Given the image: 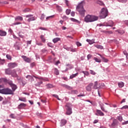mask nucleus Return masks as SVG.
Listing matches in <instances>:
<instances>
[{
    "label": "nucleus",
    "instance_id": "obj_1",
    "mask_svg": "<svg viewBox=\"0 0 128 128\" xmlns=\"http://www.w3.org/2000/svg\"><path fill=\"white\" fill-rule=\"evenodd\" d=\"M98 20V16L90 14L86 16L84 18V20L86 22H92Z\"/></svg>",
    "mask_w": 128,
    "mask_h": 128
},
{
    "label": "nucleus",
    "instance_id": "obj_2",
    "mask_svg": "<svg viewBox=\"0 0 128 128\" xmlns=\"http://www.w3.org/2000/svg\"><path fill=\"white\" fill-rule=\"evenodd\" d=\"M85 4L86 3H84V2H82L78 4L76 8V10H78V12L82 16H84V12H86V10H84V6Z\"/></svg>",
    "mask_w": 128,
    "mask_h": 128
},
{
    "label": "nucleus",
    "instance_id": "obj_3",
    "mask_svg": "<svg viewBox=\"0 0 128 128\" xmlns=\"http://www.w3.org/2000/svg\"><path fill=\"white\" fill-rule=\"evenodd\" d=\"M22 74V70L20 69H17L16 70H14L11 72L12 76L13 78H17L18 80H20V77L18 76Z\"/></svg>",
    "mask_w": 128,
    "mask_h": 128
},
{
    "label": "nucleus",
    "instance_id": "obj_4",
    "mask_svg": "<svg viewBox=\"0 0 128 128\" xmlns=\"http://www.w3.org/2000/svg\"><path fill=\"white\" fill-rule=\"evenodd\" d=\"M108 14L106 8H102L100 14V18H106Z\"/></svg>",
    "mask_w": 128,
    "mask_h": 128
},
{
    "label": "nucleus",
    "instance_id": "obj_5",
    "mask_svg": "<svg viewBox=\"0 0 128 128\" xmlns=\"http://www.w3.org/2000/svg\"><path fill=\"white\" fill-rule=\"evenodd\" d=\"M66 110V114H67V116H70V114H72V104L70 103H66V105L65 106Z\"/></svg>",
    "mask_w": 128,
    "mask_h": 128
},
{
    "label": "nucleus",
    "instance_id": "obj_6",
    "mask_svg": "<svg viewBox=\"0 0 128 128\" xmlns=\"http://www.w3.org/2000/svg\"><path fill=\"white\" fill-rule=\"evenodd\" d=\"M1 94H13L14 91L8 88H3V90L1 91Z\"/></svg>",
    "mask_w": 128,
    "mask_h": 128
},
{
    "label": "nucleus",
    "instance_id": "obj_7",
    "mask_svg": "<svg viewBox=\"0 0 128 128\" xmlns=\"http://www.w3.org/2000/svg\"><path fill=\"white\" fill-rule=\"evenodd\" d=\"M25 17L26 18H28L27 20V22H30L36 20V18H34V15H32V14L26 15V16H25Z\"/></svg>",
    "mask_w": 128,
    "mask_h": 128
},
{
    "label": "nucleus",
    "instance_id": "obj_8",
    "mask_svg": "<svg viewBox=\"0 0 128 128\" xmlns=\"http://www.w3.org/2000/svg\"><path fill=\"white\" fill-rule=\"evenodd\" d=\"M8 68H14L18 66V64L16 62H10L8 64Z\"/></svg>",
    "mask_w": 128,
    "mask_h": 128
},
{
    "label": "nucleus",
    "instance_id": "obj_9",
    "mask_svg": "<svg viewBox=\"0 0 128 128\" xmlns=\"http://www.w3.org/2000/svg\"><path fill=\"white\" fill-rule=\"evenodd\" d=\"M93 86H94V84L92 83L89 84L87 86H86V90H87V92H92V90Z\"/></svg>",
    "mask_w": 128,
    "mask_h": 128
},
{
    "label": "nucleus",
    "instance_id": "obj_10",
    "mask_svg": "<svg viewBox=\"0 0 128 128\" xmlns=\"http://www.w3.org/2000/svg\"><path fill=\"white\" fill-rule=\"evenodd\" d=\"M96 112V116H104V114L100 110H97Z\"/></svg>",
    "mask_w": 128,
    "mask_h": 128
},
{
    "label": "nucleus",
    "instance_id": "obj_11",
    "mask_svg": "<svg viewBox=\"0 0 128 128\" xmlns=\"http://www.w3.org/2000/svg\"><path fill=\"white\" fill-rule=\"evenodd\" d=\"M26 104L24 103H22L18 106V108L19 110H22V108H26Z\"/></svg>",
    "mask_w": 128,
    "mask_h": 128
},
{
    "label": "nucleus",
    "instance_id": "obj_12",
    "mask_svg": "<svg viewBox=\"0 0 128 128\" xmlns=\"http://www.w3.org/2000/svg\"><path fill=\"white\" fill-rule=\"evenodd\" d=\"M22 57L23 58L24 62H30V58L24 56H22Z\"/></svg>",
    "mask_w": 128,
    "mask_h": 128
},
{
    "label": "nucleus",
    "instance_id": "obj_13",
    "mask_svg": "<svg viewBox=\"0 0 128 128\" xmlns=\"http://www.w3.org/2000/svg\"><path fill=\"white\" fill-rule=\"evenodd\" d=\"M10 84L13 92H14V90H16L18 88V86H16V85L12 83H10Z\"/></svg>",
    "mask_w": 128,
    "mask_h": 128
},
{
    "label": "nucleus",
    "instance_id": "obj_14",
    "mask_svg": "<svg viewBox=\"0 0 128 128\" xmlns=\"http://www.w3.org/2000/svg\"><path fill=\"white\" fill-rule=\"evenodd\" d=\"M106 26H115L114 23V22L112 20L109 21L108 24L106 23Z\"/></svg>",
    "mask_w": 128,
    "mask_h": 128
},
{
    "label": "nucleus",
    "instance_id": "obj_15",
    "mask_svg": "<svg viewBox=\"0 0 128 128\" xmlns=\"http://www.w3.org/2000/svg\"><path fill=\"white\" fill-rule=\"evenodd\" d=\"M66 124V120L62 119L60 122V126H64Z\"/></svg>",
    "mask_w": 128,
    "mask_h": 128
},
{
    "label": "nucleus",
    "instance_id": "obj_16",
    "mask_svg": "<svg viewBox=\"0 0 128 128\" xmlns=\"http://www.w3.org/2000/svg\"><path fill=\"white\" fill-rule=\"evenodd\" d=\"M0 36H6V32L2 30H0Z\"/></svg>",
    "mask_w": 128,
    "mask_h": 128
},
{
    "label": "nucleus",
    "instance_id": "obj_17",
    "mask_svg": "<svg viewBox=\"0 0 128 128\" xmlns=\"http://www.w3.org/2000/svg\"><path fill=\"white\" fill-rule=\"evenodd\" d=\"M12 70H10V68H8L5 70L6 74H12Z\"/></svg>",
    "mask_w": 128,
    "mask_h": 128
},
{
    "label": "nucleus",
    "instance_id": "obj_18",
    "mask_svg": "<svg viewBox=\"0 0 128 128\" xmlns=\"http://www.w3.org/2000/svg\"><path fill=\"white\" fill-rule=\"evenodd\" d=\"M60 38H56L52 40V42H54V44H56V42H60Z\"/></svg>",
    "mask_w": 128,
    "mask_h": 128
},
{
    "label": "nucleus",
    "instance_id": "obj_19",
    "mask_svg": "<svg viewBox=\"0 0 128 128\" xmlns=\"http://www.w3.org/2000/svg\"><path fill=\"white\" fill-rule=\"evenodd\" d=\"M15 20H20L22 22V21L24 20V18H22V17L20 16H17L15 18Z\"/></svg>",
    "mask_w": 128,
    "mask_h": 128
},
{
    "label": "nucleus",
    "instance_id": "obj_20",
    "mask_svg": "<svg viewBox=\"0 0 128 128\" xmlns=\"http://www.w3.org/2000/svg\"><path fill=\"white\" fill-rule=\"evenodd\" d=\"M35 78H38V80H42L43 82H48V79H44L42 78H38V76H34Z\"/></svg>",
    "mask_w": 128,
    "mask_h": 128
},
{
    "label": "nucleus",
    "instance_id": "obj_21",
    "mask_svg": "<svg viewBox=\"0 0 128 128\" xmlns=\"http://www.w3.org/2000/svg\"><path fill=\"white\" fill-rule=\"evenodd\" d=\"M86 42L89 43L90 44H94V40H90V39H87Z\"/></svg>",
    "mask_w": 128,
    "mask_h": 128
},
{
    "label": "nucleus",
    "instance_id": "obj_22",
    "mask_svg": "<svg viewBox=\"0 0 128 128\" xmlns=\"http://www.w3.org/2000/svg\"><path fill=\"white\" fill-rule=\"evenodd\" d=\"M118 86L119 88H124V82H119L118 83Z\"/></svg>",
    "mask_w": 128,
    "mask_h": 128
},
{
    "label": "nucleus",
    "instance_id": "obj_23",
    "mask_svg": "<svg viewBox=\"0 0 128 128\" xmlns=\"http://www.w3.org/2000/svg\"><path fill=\"white\" fill-rule=\"evenodd\" d=\"M64 88H67V90H72V87L69 86L68 85L64 84Z\"/></svg>",
    "mask_w": 128,
    "mask_h": 128
},
{
    "label": "nucleus",
    "instance_id": "obj_24",
    "mask_svg": "<svg viewBox=\"0 0 128 128\" xmlns=\"http://www.w3.org/2000/svg\"><path fill=\"white\" fill-rule=\"evenodd\" d=\"M98 56H100L102 58L104 62H108V60L106 58L104 57H103L102 56V55L98 54Z\"/></svg>",
    "mask_w": 128,
    "mask_h": 128
},
{
    "label": "nucleus",
    "instance_id": "obj_25",
    "mask_svg": "<svg viewBox=\"0 0 128 128\" xmlns=\"http://www.w3.org/2000/svg\"><path fill=\"white\" fill-rule=\"evenodd\" d=\"M38 80L40 82H38L37 84H36V86H40V84H42V80H41V79H38Z\"/></svg>",
    "mask_w": 128,
    "mask_h": 128
},
{
    "label": "nucleus",
    "instance_id": "obj_26",
    "mask_svg": "<svg viewBox=\"0 0 128 128\" xmlns=\"http://www.w3.org/2000/svg\"><path fill=\"white\" fill-rule=\"evenodd\" d=\"M104 104L102 105L100 104V108L102 110V112H108V111L106 110V109H104Z\"/></svg>",
    "mask_w": 128,
    "mask_h": 128
},
{
    "label": "nucleus",
    "instance_id": "obj_27",
    "mask_svg": "<svg viewBox=\"0 0 128 128\" xmlns=\"http://www.w3.org/2000/svg\"><path fill=\"white\" fill-rule=\"evenodd\" d=\"M95 48H99L100 50H102L104 48V46H102V45H94Z\"/></svg>",
    "mask_w": 128,
    "mask_h": 128
},
{
    "label": "nucleus",
    "instance_id": "obj_28",
    "mask_svg": "<svg viewBox=\"0 0 128 128\" xmlns=\"http://www.w3.org/2000/svg\"><path fill=\"white\" fill-rule=\"evenodd\" d=\"M40 38V39L42 40V42H46V38H44V36L41 35Z\"/></svg>",
    "mask_w": 128,
    "mask_h": 128
},
{
    "label": "nucleus",
    "instance_id": "obj_29",
    "mask_svg": "<svg viewBox=\"0 0 128 128\" xmlns=\"http://www.w3.org/2000/svg\"><path fill=\"white\" fill-rule=\"evenodd\" d=\"M56 9L58 10V12H62V7L59 6H56Z\"/></svg>",
    "mask_w": 128,
    "mask_h": 128
},
{
    "label": "nucleus",
    "instance_id": "obj_30",
    "mask_svg": "<svg viewBox=\"0 0 128 128\" xmlns=\"http://www.w3.org/2000/svg\"><path fill=\"white\" fill-rule=\"evenodd\" d=\"M116 32L118 34H124V30H117Z\"/></svg>",
    "mask_w": 128,
    "mask_h": 128
},
{
    "label": "nucleus",
    "instance_id": "obj_31",
    "mask_svg": "<svg viewBox=\"0 0 128 128\" xmlns=\"http://www.w3.org/2000/svg\"><path fill=\"white\" fill-rule=\"evenodd\" d=\"M10 118H16V115L14 114H12L10 115Z\"/></svg>",
    "mask_w": 128,
    "mask_h": 128
},
{
    "label": "nucleus",
    "instance_id": "obj_32",
    "mask_svg": "<svg viewBox=\"0 0 128 128\" xmlns=\"http://www.w3.org/2000/svg\"><path fill=\"white\" fill-rule=\"evenodd\" d=\"M94 60H95V61L96 62H102V60H100V58H98L96 57H94Z\"/></svg>",
    "mask_w": 128,
    "mask_h": 128
},
{
    "label": "nucleus",
    "instance_id": "obj_33",
    "mask_svg": "<svg viewBox=\"0 0 128 128\" xmlns=\"http://www.w3.org/2000/svg\"><path fill=\"white\" fill-rule=\"evenodd\" d=\"M54 74H56V76H58L60 74V72H58V70L56 69V68H54Z\"/></svg>",
    "mask_w": 128,
    "mask_h": 128
},
{
    "label": "nucleus",
    "instance_id": "obj_34",
    "mask_svg": "<svg viewBox=\"0 0 128 128\" xmlns=\"http://www.w3.org/2000/svg\"><path fill=\"white\" fill-rule=\"evenodd\" d=\"M78 74L76 73V74H73L72 75H71L70 76V78L72 79V78H76V76H78Z\"/></svg>",
    "mask_w": 128,
    "mask_h": 128
},
{
    "label": "nucleus",
    "instance_id": "obj_35",
    "mask_svg": "<svg viewBox=\"0 0 128 128\" xmlns=\"http://www.w3.org/2000/svg\"><path fill=\"white\" fill-rule=\"evenodd\" d=\"M19 100H20L21 102H26V98H19Z\"/></svg>",
    "mask_w": 128,
    "mask_h": 128
},
{
    "label": "nucleus",
    "instance_id": "obj_36",
    "mask_svg": "<svg viewBox=\"0 0 128 128\" xmlns=\"http://www.w3.org/2000/svg\"><path fill=\"white\" fill-rule=\"evenodd\" d=\"M6 58H8V60H12V56L10 55L6 54Z\"/></svg>",
    "mask_w": 128,
    "mask_h": 128
},
{
    "label": "nucleus",
    "instance_id": "obj_37",
    "mask_svg": "<svg viewBox=\"0 0 128 128\" xmlns=\"http://www.w3.org/2000/svg\"><path fill=\"white\" fill-rule=\"evenodd\" d=\"M54 18V16H49L46 18V20H50L52 18Z\"/></svg>",
    "mask_w": 128,
    "mask_h": 128
},
{
    "label": "nucleus",
    "instance_id": "obj_38",
    "mask_svg": "<svg viewBox=\"0 0 128 128\" xmlns=\"http://www.w3.org/2000/svg\"><path fill=\"white\" fill-rule=\"evenodd\" d=\"M26 78H28V80H32V78H34V77L30 75H28Z\"/></svg>",
    "mask_w": 128,
    "mask_h": 128
},
{
    "label": "nucleus",
    "instance_id": "obj_39",
    "mask_svg": "<svg viewBox=\"0 0 128 128\" xmlns=\"http://www.w3.org/2000/svg\"><path fill=\"white\" fill-rule=\"evenodd\" d=\"M118 120L120 121V122H122V116H118Z\"/></svg>",
    "mask_w": 128,
    "mask_h": 128
},
{
    "label": "nucleus",
    "instance_id": "obj_40",
    "mask_svg": "<svg viewBox=\"0 0 128 128\" xmlns=\"http://www.w3.org/2000/svg\"><path fill=\"white\" fill-rule=\"evenodd\" d=\"M47 88H54V86H52V84H48L47 85Z\"/></svg>",
    "mask_w": 128,
    "mask_h": 128
},
{
    "label": "nucleus",
    "instance_id": "obj_41",
    "mask_svg": "<svg viewBox=\"0 0 128 128\" xmlns=\"http://www.w3.org/2000/svg\"><path fill=\"white\" fill-rule=\"evenodd\" d=\"M118 1L120 2H122L123 4H126V2L128 1V0H118Z\"/></svg>",
    "mask_w": 128,
    "mask_h": 128
},
{
    "label": "nucleus",
    "instance_id": "obj_42",
    "mask_svg": "<svg viewBox=\"0 0 128 128\" xmlns=\"http://www.w3.org/2000/svg\"><path fill=\"white\" fill-rule=\"evenodd\" d=\"M30 8H26L24 9L23 10V12H30Z\"/></svg>",
    "mask_w": 128,
    "mask_h": 128
},
{
    "label": "nucleus",
    "instance_id": "obj_43",
    "mask_svg": "<svg viewBox=\"0 0 128 128\" xmlns=\"http://www.w3.org/2000/svg\"><path fill=\"white\" fill-rule=\"evenodd\" d=\"M70 14V10L67 9L66 10V14H68H68Z\"/></svg>",
    "mask_w": 128,
    "mask_h": 128
},
{
    "label": "nucleus",
    "instance_id": "obj_44",
    "mask_svg": "<svg viewBox=\"0 0 128 128\" xmlns=\"http://www.w3.org/2000/svg\"><path fill=\"white\" fill-rule=\"evenodd\" d=\"M98 4L100 6H104V4L101 1H98Z\"/></svg>",
    "mask_w": 128,
    "mask_h": 128
},
{
    "label": "nucleus",
    "instance_id": "obj_45",
    "mask_svg": "<svg viewBox=\"0 0 128 128\" xmlns=\"http://www.w3.org/2000/svg\"><path fill=\"white\" fill-rule=\"evenodd\" d=\"M41 102L43 104H46V98H45L44 100V99H42L41 100Z\"/></svg>",
    "mask_w": 128,
    "mask_h": 128
},
{
    "label": "nucleus",
    "instance_id": "obj_46",
    "mask_svg": "<svg viewBox=\"0 0 128 128\" xmlns=\"http://www.w3.org/2000/svg\"><path fill=\"white\" fill-rule=\"evenodd\" d=\"M53 96H54V98H56V99H58V100H60V98H58V96L56 94H53Z\"/></svg>",
    "mask_w": 128,
    "mask_h": 128
},
{
    "label": "nucleus",
    "instance_id": "obj_47",
    "mask_svg": "<svg viewBox=\"0 0 128 128\" xmlns=\"http://www.w3.org/2000/svg\"><path fill=\"white\" fill-rule=\"evenodd\" d=\"M4 90V86L0 85V94H2V90Z\"/></svg>",
    "mask_w": 128,
    "mask_h": 128
},
{
    "label": "nucleus",
    "instance_id": "obj_48",
    "mask_svg": "<svg viewBox=\"0 0 128 128\" xmlns=\"http://www.w3.org/2000/svg\"><path fill=\"white\" fill-rule=\"evenodd\" d=\"M99 26H106V24H99Z\"/></svg>",
    "mask_w": 128,
    "mask_h": 128
},
{
    "label": "nucleus",
    "instance_id": "obj_49",
    "mask_svg": "<svg viewBox=\"0 0 128 128\" xmlns=\"http://www.w3.org/2000/svg\"><path fill=\"white\" fill-rule=\"evenodd\" d=\"M90 74H93L94 76V74H96V72H94V71L92 70H90Z\"/></svg>",
    "mask_w": 128,
    "mask_h": 128
},
{
    "label": "nucleus",
    "instance_id": "obj_50",
    "mask_svg": "<svg viewBox=\"0 0 128 128\" xmlns=\"http://www.w3.org/2000/svg\"><path fill=\"white\" fill-rule=\"evenodd\" d=\"M77 46H82V44L80 42H76Z\"/></svg>",
    "mask_w": 128,
    "mask_h": 128
},
{
    "label": "nucleus",
    "instance_id": "obj_51",
    "mask_svg": "<svg viewBox=\"0 0 128 128\" xmlns=\"http://www.w3.org/2000/svg\"><path fill=\"white\" fill-rule=\"evenodd\" d=\"M92 56L90 54H89L88 55L87 58H88V60H90V58H92Z\"/></svg>",
    "mask_w": 128,
    "mask_h": 128
},
{
    "label": "nucleus",
    "instance_id": "obj_52",
    "mask_svg": "<svg viewBox=\"0 0 128 128\" xmlns=\"http://www.w3.org/2000/svg\"><path fill=\"white\" fill-rule=\"evenodd\" d=\"M4 59L2 60V58H0V62H2V64H4Z\"/></svg>",
    "mask_w": 128,
    "mask_h": 128
},
{
    "label": "nucleus",
    "instance_id": "obj_53",
    "mask_svg": "<svg viewBox=\"0 0 128 128\" xmlns=\"http://www.w3.org/2000/svg\"><path fill=\"white\" fill-rule=\"evenodd\" d=\"M48 46H49L50 48H54L52 44V43H48Z\"/></svg>",
    "mask_w": 128,
    "mask_h": 128
},
{
    "label": "nucleus",
    "instance_id": "obj_54",
    "mask_svg": "<svg viewBox=\"0 0 128 128\" xmlns=\"http://www.w3.org/2000/svg\"><path fill=\"white\" fill-rule=\"evenodd\" d=\"M39 30H46V28H42V27H40L39 28Z\"/></svg>",
    "mask_w": 128,
    "mask_h": 128
},
{
    "label": "nucleus",
    "instance_id": "obj_55",
    "mask_svg": "<svg viewBox=\"0 0 128 128\" xmlns=\"http://www.w3.org/2000/svg\"><path fill=\"white\" fill-rule=\"evenodd\" d=\"M128 124V120L126 121V122H122V124L124 126V124Z\"/></svg>",
    "mask_w": 128,
    "mask_h": 128
},
{
    "label": "nucleus",
    "instance_id": "obj_56",
    "mask_svg": "<svg viewBox=\"0 0 128 128\" xmlns=\"http://www.w3.org/2000/svg\"><path fill=\"white\" fill-rule=\"evenodd\" d=\"M76 14V13L74 12H71V16H74V14Z\"/></svg>",
    "mask_w": 128,
    "mask_h": 128
},
{
    "label": "nucleus",
    "instance_id": "obj_57",
    "mask_svg": "<svg viewBox=\"0 0 128 128\" xmlns=\"http://www.w3.org/2000/svg\"><path fill=\"white\" fill-rule=\"evenodd\" d=\"M22 23L20 22H17L14 24V26H16V24H21Z\"/></svg>",
    "mask_w": 128,
    "mask_h": 128
},
{
    "label": "nucleus",
    "instance_id": "obj_58",
    "mask_svg": "<svg viewBox=\"0 0 128 128\" xmlns=\"http://www.w3.org/2000/svg\"><path fill=\"white\" fill-rule=\"evenodd\" d=\"M44 14H42L41 16V20H44Z\"/></svg>",
    "mask_w": 128,
    "mask_h": 128
},
{
    "label": "nucleus",
    "instance_id": "obj_59",
    "mask_svg": "<svg viewBox=\"0 0 128 128\" xmlns=\"http://www.w3.org/2000/svg\"><path fill=\"white\" fill-rule=\"evenodd\" d=\"M123 102H126V98L123 99L120 102V104H122Z\"/></svg>",
    "mask_w": 128,
    "mask_h": 128
},
{
    "label": "nucleus",
    "instance_id": "obj_60",
    "mask_svg": "<svg viewBox=\"0 0 128 128\" xmlns=\"http://www.w3.org/2000/svg\"><path fill=\"white\" fill-rule=\"evenodd\" d=\"M78 96H84V94H80L79 95H78Z\"/></svg>",
    "mask_w": 128,
    "mask_h": 128
},
{
    "label": "nucleus",
    "instance_id": "obj_61",
    "mask_svg": "<svg viewBox=\"0 0 128 128\" xmlns=\"http://www.w3.org/2000/svg\"><path fill=\"white\" fill-rule=\"evenodd\" d=\"M112 126H116V122L114 121L113 122L112 124Z\"/></svg>",
    "mask_w": 128,
    "mask_h": 128
},
{
    "label": "nucleus",
    "instance_id": "obj_62",
    "mask_svg": "<svg viewBox=\"0 0 128 128\" xmlns=\"http://www.w3.org/2000/svg\"><path fill=\"white\" fill-rule=\"evenodd\" d=\"M74 94H78V90H74L72 92Z\"/></svg>",
    "mask_w": 128,
    "mask_h": 128
},
{
    "label": "nucleus",
    "instance_id": "obj_63",
    "mask_svg": "<svg viewBox=\"0 0 128 128\" xmlns=\"http://www.w3.org/2000/svg\"><path fill=\"white\" fill-rule=\"evenodd\" d=\"M123 52L125 56H128V52L126 51H124Z\"/></svg>",
    "mask_w": 128,
    "mask_h": 128
},
{
    "label": "nucleus",
    "instance_id": "obj_64",
    "mask_svg": "<svg viewBox=\"0 0 128 128\" xmlns=\"http://www.w3.org/2000/svg\"><path fill=\"white\" fill-rule=\"evenodd\" d=\"M97 122H98V120H94V124H97Z\"/></svg>",
    "mask_w": 128,
    "mask_h": 128
}]
</instances>
